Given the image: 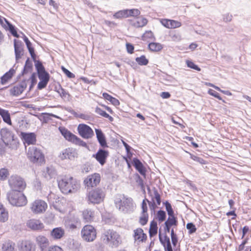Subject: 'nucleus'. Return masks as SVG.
<instances>
[{
    "label": "nucleus",
    "instance_id": "nucleus-3",
    "mask_svg": "<svg viewBox=\"0 0 251 251\" xmlns=\"http://www.w3.org/2000/svg\"><path fill=\"white\" fill-rule=\"evenodd\" d=\"M115 203L116 207L124 213L130 212L133 208L132 199L124 195L118 196L115 199Z\"/></svg>",
    "mask_w": 251,
    "mask_h": 251
},
{
    "label": "nucleus",
    "instance_id": "nucleus-46",
    "mask_svg": "<svg viewBox=\"0 0 251 251\" xmlns=\"http://www.w3.org/2000/svg\"><path fill=\"white\" fill-rule=\"evenodd\" d=\"M177 221L174 216H169L167 220L165 221V225H168L171 226H176Z\"/></svg>",
    "mask_w": 251,
    "mask_h": 251
},
{
    "label": "nucleus",
    "instance_id": "nucleus-39",
    "mask_svg": "<svg viewBox=\"0 0 251 251\" xmlns=\"http://www.w3.org/2000/svg\"><path fill=\"white\" fill-rule=\"evenodd\" d=\"M148 23V20L145 18H138L137 20L132 24L135 27H142L145 26Z\"/></svg>",
    "mask_w": 251,
    "mask_h": 251
},
{
    "label": "nucleus",
    "instance_id": "nucleus-21",
    "mask_svg": "<svg viewBox=\"0 0 251 251\" xmlns=\"http://www.w3.org/2000/svg\"><path fill=\"white\" fill-rule=\"evenodd\" d=\"M42 175L46 180H50L52 178H55L57 173L53 167H48L44 170Z\"/></svg>",
    "mask_w": 251,
    "mask_h": 251
},
{
    "label": "nucleus",
    "instance_id": "nucleus-2",
    "mask_svg": "<svg viewBox=\"0 0 251 251\" xmlns=\"http://www.w3.org/2000/svg\"><path fill=\"white\" fill-rule=\"evenodd\" d=\"M7 199L11 205L15 206H24L27 203L26 197L21 192L12 191L8 193Z\"/></svg>",
    "mask_w": 251,
    "mask_h": 251
},
{
    "label": "nucleus",
    "instance_id": "nucleus-59",
    "mask_svg": "<svg viewBox=\"0 0 251 251\" xmlns=\"http://www.w3.org/2000/svg\"><path fill=\"white\" fill-rule=\"evenodd\" d=\"M40 80V81H39L38 84V88L41 90L46 87L49 81L44 80Z\"/></svg>",
    "mask_w": 251,
    "mask_h": 251
},
{
    "label": "nucleus",
    "instance_id": "nucleus-31",
    "mask_svg": "<svg viewBox=\"0 0 251 251\" xmlns=\"http://www.w3.org/2000/svg\"><path fill=\"white\" fill-rule=\"evenodd\" d=\"M95 131L97 139L100 146L102 147H107V143L105 140V137L101 129H96Z\"/></svg>",
    "mask_w": 251,
    "mask_h": 251
},
{
    "label": "nucleus",
    "instance_id": "nucleus-61",
    "mask_svg": "<svg viewBox=\"0 0 251 251\" xmlns=\"http://www.w3.org/2000/svg\"><path fill=\"white\" fill-rule=\"evenodd\" d=\"M208 93L210 95L213 96H214L215 98H217V99H218L220 100H222V98L220 96L219 94L217 92H216V91H214V90H213L212 89H209V90Z\"/></svg>",
    "mask_w": 251,
    "mask_h": 251
},
{
    "label": "nucleus",
    "instance_id": "nucleus-35",
    "mask_svg": "<svg viewBox=\"0 0 251 251\" xmlns=\"http://www.w3.org/2000/svg\"><path fill=\"white\" fill-rule=\"evenodd\" d=\"M0 115L2 117L3 120L9 125H11L10 116L8 111L0 108Z\"/></svg>",
    "mask_w": 251,
    "mask_h": 251
},
{
    "label": "nucleus",
    "instance_id": "nucleus-37",
    "mask_svg": "<svg viewBox=\"0 0 251 251\" xmlns=\"http://www.w3.org/2000/svg\"><path fill=\"white\" fill-rule=\"evenodd\" d=\"M157 224L154 220L152 221L150 224L149 229V234L151 237L155 235L157 233Z\"/></svg>",
    "mask_w": 251,
    "mask_h": 251
},
{
    "label": "nucleus",
    "instance_id": "nucleus-63",
    "mask_svg": "<svg viewBox=\"0 0 251 251\" xmlns=\"http://www.w3.org/2000/svg\"><path fill=\"white\" fill-rule=\"evenodd\" d=\"M30 79H31V84L30 86V89L33 87V86L36 83V75L35 73L31 75Z\"/></svg>",
    "mask_w": 251,
    "mask_h": 251
},
{
    "label": "nucleus",
    "instance_id": "nucleus-45",
    "mask_svg": "<svg viewBox=\"0 0 251 251\" xmlns=\"http://www.w3.org/2000/svg\"><path fill=\"white\" fill-rule=\"evenodd\" d=\"M24 41L25 42L26 45L27 46V48L29 50V52L31 56L32 57H33L35 55L34 51V49L31 47V43L28 39L27 37L25 36L24 37Z\"/></svg>",
    "mask_w": 251,
    "mask_h": 251
},
{
    "label": "nucleus",
    "instance_id": "nucleus-36",
    "mask_svg": "<svg viewBox=\"0 0 251 251\" xmlns=\"http://www.w3.org/2000/svg\"><path fill=\"white\" fill-rule=\"evenodd\" d=\"M14 74V70H10L8 72L6 73L1 77L0 82L2 85L6 83V82L10 80Z\"/></svg>",
    "mask_w": 251,
    "mask_h": 251
},
{
    "label": "nucleus",
    "instance_id": "nucleus-16",
    "mask_svg": "<svg viewBox=\"0 0 251 251\" xmlns=\"http://www.w3.org/2000/svg\"><path fill=\"white\" fill-rule=\"evenodd\" d=\"M35 242L41 251H45L50 245V242L47 237L38 235L35 238Z\"/></svg>",
    "mask_w": 251,
    "mask_h": 251
},
{
    "label": "nucleus",
    "instance_id": "nucleus-57",
    "mask_svg": "<svg viewBox=\"0 0 251 251\" xmlns=\"http://www.w3.org/2000/svg\"><path fill=\"white\" fill-rule=\"evenodd\" d=\"M62 70L64 73V74L69 77V78H74L75 75L74 74L70 72L68 70L66 69L64 67H61Z\"/></svg>",
    "mask_w": 251,
    "mask_h": 251
},
{
    "label": "nucleus",
    "instance_id": "nucleus-56",
    "mask_svg": "<svg viewBox=\"0 0 251 251\" xmlns=\"http://www.w3.org/2000/svg\"><path fill=\"white\" fill-rule=\"evenodd\" d=\"M170 36L174 41H178L181 39V36L179 34L175 32L170 33Z\"/></svg>",
    "mask_w": 251,
    "mask_h": 251
},
{
    "label": "nucleus",
    "instance_id": "nucleus-14",
    "mask_svg": "<svg viewBox=\"0 0 251 251\" xmlns=\"http://www.w3.org/2000/svg\"><path fill=\"white\" fill-rule=\"evenodd\" d=\"M18 247L19 251H35V244L30 240H23L19 242Z\"/></svg>",
    "mask_w": 251,
    "mask_h": 251
},
{
    "label": "nucleus",
    "instance_id": "nucleus-10",
    "mask_svg": "<svg viewBox=\"0 0 251 251\" xmlns=\"http://www.w3.org/2000/svg\"><path fill=\"white\" fill-rule=\"evenodd\" d=\"M47 203L41 200H36L30 204L31 211L36 214L44 213L47 208Z\"/></svg>",
    "mask_w": 251,
    "mask_h": 251
},
{
    "label": "nucleus",
    "instance_id": "nucleus-60",
    "mask_svg": "<svg viewBox=\"0 0 251 251\" xmlns=\"http://www.w3.org/2000/svg\"><path fill=\"white\" fill-rule=\"evenodd\" d=\"M32 68V64L30 62H29L28 59H27L25 62V66L24 73H26L28 71H30Z\"/></svg>",
    "mask_w": 251,
    "mask_h": 251
},
{
    "label": "nucleus",
    "instance_id": "nucleus-43",
    "mask_svg": "<svg viewBox=\"0 0 251 251\" xmlns=\"http://www.w3.org/2000/svg\"><path fill=\"white\" fill-rule=\"evenodd\" d=\"M9 176L8 169L5 168L0 169V180H5Z\"/></svg>",
    "mask_w": 251,
    "mask_h": 251
},
{
    "label": "nucleus",
    "instance_id": "nucleus-62",
    "mask_svg": "<svg viewBox=\"0 0 251 251\" xmlns=\"http://www.w3.org/2000/svg\"><path fill=\"white\" fill-rule=\"evenodd\" d=\"M126 50H127V51L128 52V53H130V54H131L133 52V50H134V46L130 44V43H126Z\"/></svg>",
    "mask_w": 251,
    "mask_h": 251
},
{
    "label": "nucleus",
    "instance_id": "nucleus-50",
    "mask_svg": "<svg viewBox=\"0 0 251 251\" xmlns=\"http://www.w3.org/2000/svg\"><path fill=\"white\" fill-rule=\"evenodd\" d=\"M128 17L130 16L136 17L140 14V11L137 9H127Z\"/></svg>",
    "mask_w": 251,
    "mask_h": 251
},
{
    "label": "nucleus",
    "instance_id": "nucleus-25",
    "mask_svg": "<svg viewBox=\"0 0 251 251\" xmlns=\"http://www.w3.org/2000/svg\"><path fill=\"white\" fill-rule=\"evenodd\" d=\"M59 129L61 134L66 140L74 143L75 138L76 137V135L73 134L65 127H60Z\"/></svg>",
    "mask_w": 251,
    "mask_h": 251
},
{
    "label": "nucleus",
    "instance_id": "nucleus-22",
    "mask_svg": "<svg viewBox=\"0 0 251 251\" xmlns=\"http://www.w3.org/2000/svg\"><path fill=\"white\" fill-rule=\"evenodd\" d=\"M149 194L150 196L152 197V203H151V205H150L151 208L154 209L155 206L154 201H156L157 205H160L161 203V198L160 195L158 193L157 190L155 188H153L152 190V192H151L150 190Z\"/></svg>",
    "mask_w": 251,
    "mask_h": 251
},
{
    "label": "nucleus",
    "instance_id": "nucleus-52",
    "mask_svg": "<svg viewBox=\"0 0 251 251\" xmlns=\"http://www.w3.org/2000/svg\"><path fill=\"white\" fill-rule=\"evenodd\" d=\"M165 207H166V209L168 212V214L169 216H174V211L172 208V206H171V204L169 202L166 201L165 203Z\"/></svg>",
    "mask_w": 251,
    "mask_h": 251
},
{
    "label": "nucleus",
    "instance_id": "nucleus-4",
    "mask_svg": "<svg viewBox=\"0 0 251 251\" xmlns=\"http://www.w3.org/2000/svg\"><path fill=\"white\" fill-rule=\"evenodd\" d=\"M105 194L103 189L97 188L90 191L87 195L88 201L92 203H100L103 201Z\"/></svg>",
    "mask_w": 251,
    "mask_h": 251
},
{
    "label": "nucleus",
    "instance_id": "nucleus-34",
    "mask_svg": "<svg viewBox=\"0 0 251 251\" xmlns=\"http://www.w3.org/2000/svg\"><path fill=\"white\" fill-rule=\"evenodd\" d=\"M8 219V212L3 205L0 203V222H5Z\"/></svg>",
    "mask_w": 251,
    "mask_h": 251
},
{
    "label": "nucleus",
    "instance_id": "nucleus-13",
    "mask_svg": "<svg viewBox=\"0 0 251 251\" xmlns=\"http://www.w3.org/2000/svg\"><path fill=\"white\" fill-rule=\"evenodd\" d=\"M133 237L134 243L139 245L141 243L145 242L147 238V236L141 228H137L133 230Z\"/></svg>",
    "mask_w": 251,
    "mask_h": 251
},
{
    "label": "nucleus",
    "instance_id": "nucleus-51",
    "mask_svg": "<svg viewBox=\"0 0 251 251\" xmlns=\"http://www.w3.org/2000/svg\"><path fill=\"white\" fill-rule=\"evenodd\" d=\"M18 126L21 130H25L28 127V123L26 120H21L18 122Z\"/></svg>",
    "mask_w": 251,
    "mask_h": 251
},
{
    "label": "nucleus",
    "instance_id": "nucleus-27",
    "mask_svg": "<svg viewBox=\"0 0 251 251\" xmlns=\"http://www.w3.org/2000/svg\"><path fill=\"white\" fill-rule=\"evenodd\" d=\"M26 87L25 83L23 82L21 84L14 86L10 90V93L13 96H18L23 92Z\"/></svg>",
    "mask_w": 251,
    "mask_h": 251
},
{
    "label": "nucleus",
    "instance_id": "nucleus-6",
    "mask_svg": "<svg viewBox=\"0 0 251 251\" xmlns=\"http://www.w3.org/2000/svg\"><path fill=\"white\" fill-rule=\"evenodd\" d=\"M27 156L33 163H41L44 160V155L41 150L35 146H31L28 148Z\"/></svg>",
    "mask_w": 251,
    "mask_h": 251
},
{
    "label": "nucleus",
    "instance_id": "nucleus-47",
    "mask_svg": "<svg viewBox=\"0 0 251 251\" xmlns=\"http://www.w3.org/2000/svg\"><path fill=\"white\" fill-rule=\"evenodd\" d=\"M135 60L139 65L141 66L147 65L149 63V60L144 55H142L139 57H136Z\"/></svg>",
    "mask_w": 251,
    "mask_h": 251
},
{
    "label": "nucleus",
    "instance_id": "nucleus-20",
    "mask_svg": "<svg viewBox=\"0 0 251 251\" xmlns=\"http://www.w3.org/2000/svg\"><path fill=\"white\" fill-rule=\"evenodd\" d=\"M22 138L25 144H34L36 142V135L34 133H25L22 132L21 133Z\"/></svg>",
    "mask_w": 251,
    "mask_h": 251
},
{
    "label": "nucleus",
    "instance_id": "nucleus-19",
    "mask_svg": "<svg viewBox=\"0 0 251 251\" xmlns=\"http://www.w3.org/2000/svg\"><path fill=\"white\" fill-rule=\"evenodd\" d=\"M160 22L163 26L169 29L178 28L181 26L180 22L173 20L164 19H162Z\"/></svg>",
    "mask_w": 251,
    "mask_h": 251
},
{
    "label": "nucleus",
    "instance_id": "nucleus-53",
    "mask_svg": "<svg viewBox=\"0 0 251 251\" xmlns=\"http://www.w3.org/2000/svg\"><path fill=\"white\" fill-rule=\"evenodd\" d=\"M186 64L189 68L193 69L198 71H201V68H199L197 65H195L192 61L190 60H186Z\"/></svg>",
    "mask_w": 251,
    "mask_h": 251
},
{
    "label": "nucleus",
    "instance_id": "nucleus-30",
    "mask_svg": "<svg viewBox=\"0 0 251 251\" xmlns=\"http://www.w3.org/2000/svg\"><path fill=\"white\" fill-rule=\"evenodd\" d=\"M1 251H17L15 243L10 240L5 241L2 245Z\"/></svg>",
    "mask_w": 251,
    "mask_h": 251
},
{
    "label": "nucleus",
    "instance_id": "nucleus-41",
    "mask_svg": "<svg viewBox=\"0 0 251 251\" xmlns=\"http://www.w3.org/2000/svg\"><path fill=\"white\" fill-rule=\"evenodd\" d=\"M95 112L104 118H108L111 122L113 121V118L111 116L109 115V114L106 113L105 111L99 107H97L96 108Z\"/></svg>",
    "mask_w": 251,
    "mask_h": 251
},
{
    "label": "nucleus",
    "instance_id": "nucleus-9",
    "mask_svg": "<svg viewBox=\"0 0 251 251\" xmlns=\"http://www.w3.org/2000/svg\"><path fill=\"white\" fill-rule=\"evenodd\" d=\"M96 230L91 225L85 226L81 230L82 238L88 242L93 241L96 237Z\"/></svg>",
    "mask_w": 251,
    "mask_h": 251
},
{
    "label": "nucleus",
    "instance_id": "nucleus-7",
    "mask_svg": "<svg viewBox=\"0 0 251 251\" xmlns=\"http://www.w3.org/2000/svg\"><path fill=\"white\" fill-rule=\"evenodd\" d=\"M1 139L6 146L13 148V145L16 144L17 141L14 138L13 133L7 128H3L0 131Z\"/></svg>",
    "mask_w": 251,
    "mask_h": 251
},
{
    "label": "nucleus",
    "instance_id": "nucleus-64",
    "mask_svg": "<svg viewBox=\"0 0 251 251\" xmlns=\"http://www.w3.org/2000/svg\"><path fill=\"white\" fill-rule=\"evenodd\" d=\"M48 251H63V250L59 247L54 246L50 247Z\"/></svg>",
    "mask_w": 251,
    "mask_h": 251
},
{
    "label": "nucleus",
    "instance_id": "nucleus-54",
    "mask_svg": "<svg viewBox=\"0 0 251 251\" xmlns=\"http://www.w3.org/2000/svg\"><path fill=\"white\" fill-rule=\"evenodd\" d=\"M186 228L189 230V234L194 233L197 229L195 226L192 223H188L186 225Z\"/></svg>",
    "mask_w": 251,
    "mask_h": 251
},
{
    "label": "nucleus",
    "instance_id": "nucleus-42",
    "mask_svg": "<svg viewBox=\"0 0 251 251\" xmlns=\"http://www.w3.org/2000/svg\"><path fill=\"white\" fill-rule=\"evenodd\" d=\"M116 19L126 18L128 17L127 9L120 10L113 15Z\"/></svg>",
    "mask_w": 251,
    "mask_h": 251
},
{
    "label": "nucleus",
    "instance_id": "nucleus-40",
    "mask_svg": "<svg viewBox=\"0 0 251 251\" xmlns=\"http://www.w3.org/2000/svg\"><path fill=\"white\" fill-rule=\"evenodd\" d=\"M149 48L152 51H159L162 49L163 47L160 43L152 42L149 44Z\"/></svg>",
    "mask_w": 251,
    "mask_h": 251
},
{
    "label": "nucleus",
    "instance_id": "nucleus-49",
    "mask_svg": "<svg viewBox=\"0 0 251 251\" xmlns=\"http://www.w3.org/2000/svg\"><path fill=\"white\" fill-rule=\"evenodd\" d=\"M156 216L159 223L164 221L166 219V214L164 211L159 210L157 213Z\"/></svg>",
    "mask_w": 251,
    "mask_h": 251
},
{
    "label": "nucleus",
    "instance_id": "nucleus-8",
    "mask_svg": "<svg viewBox=\"0 0 251 251\" xmlns=\"http://www.w3.org/2000/svg\"><path fill=\"white\" fill-rule=\"evenodd\" d=\"M101 239L104 243L116 245L119 242V235L113 230L105 231L101 235Z\"/></svg>",
    "mask_w": 251,
    "mask_h": 251
},
{
    "label": "nucleus",
    "instance_id": "nucleus-55",
    "mask_svg": "<svg viewBox=\"0 0 251 251\" xmlns=\"http://www.w3.org/2000/svg\"><path fill=\"white\" fill-rule=\"evenodd\" d=\"M73 143L82 147H87V144L77 136L75 138Z\"/></svg>",
    "mask_w": 251,
    "mask_h": 251
},
{
    "label": "nucleus",
    "instance_id": "nucleus-12",
    "mask_svg": "<svg viewBox=\"0 0 251 251\" xmlns=\"http://www.w3.org/2000/svg\"><path fill=\"white\" fill-rule=\"evenodd\" d=\"M77 130L79 135L84 139H88L94 135L92 129L85 124H79L77 127Z\"/></svg>",
    "mask_w": 251,
    "mask_h": 251
},
{
    "label": "nucleus",
    "instance_id": "nucleus-5",
    "mask_svg": "<svg viewBox=\"0 0 251 251\" xmlns=\"http://www.w3.org/2000/svg\"><path fill=\"white\" fill-rule=\"evenodd\" d=\"M8 182L13 191L22 192L26 187V183L24 179L18 176H11Z\"/></svg>",
    "mask_w": 251,
    "mask_h": 251
},
{
    "label": "nucleus",
    "instance_id": "nucleus-26",
    "mask_svg": "<svg viewBox=\"0 0 251 251\" xmlns=\"http://www.w3.org/2000/svg\"><path fill=\"white\" fill-rule=\"evenodd\" d=\"M66 226L71 229H74L80 226V222L79 218L74 216L66 222Z\"/></svg>",
    "mask_w": 251,
    "mask_h": 251
},
{
    "label": "nucleus",
    "instance_id": "nucleus-23",
    "mask_svg": "<svg viewBox=\"0 0 251 251\" xmlns=\"http://www.w3.org/2000/svg\"><path fill=\"white\" fill-rule=\"evenodd\" d=\"M14 46L16 60L21 58L23 55L22 43L21 41L14 39Z\"/></svg>",
    "mask_w": 251,
    "mask_h": 251
},
{
    "label": "nucleus",
    "instance_id": "nucleus-44",
    "mask_svg": "<svg viewBox=\"0 0 251 251\" xmlns=\"http://www.w3.org/2000/svg\"><path fill=\"white\" fill-rule=\"evenodd\" d=\"M56 92L62 98L69 99L70 97L69 94L65 89L62 88L60 85L59 86V88L56 90Z\"/></svg>",
    "mask_w": 251,
    "mask_h": 251
},
{
    "label": "nucleus",
    "instance_id": "nucleus-32",
    "mask_svg": "<svg viewBox=\"0 0 251 251\" xmlns=\"http://www.w3.org/2000/svg\"><path fill=\"white\" fill-rule=\"evenodd\" d=\"M159 239L161 243L163 245L165 251H167V250L172 249V247L171 246V244L170 242V238L167 235H165L164 239H163L160 232H159Z\"/></svg>",
    "mask_w": 251,
    "mask_h": 251
},
{
    "label": "nucleus",
    "instance_id": "nucleus-18",
    "mask_svg": "<svg viewBox=\"0 0 251 251\" xmlns=\"http://www.w3.org/2000/svg\"><path fill=\"white\" fill-rule=\"evenodd\" d=\"M109 154L108 151L100 149L96 154H93V156L100 163V165H103L105 163L106 158Z\"/></svg>",
    "mask_w": 251,
    "mask_h": 251
},
{
    "label": "nucleus",
    "instance_id": "nucleus-15",
    "mask_svg": "<svg viewBox=\"0 0 251 251\" xmlns=\"http://www.w3.org/2000/svg\"><path fill=\"white\" fill-rule=\"evenodd\" d=\"M35 66L37 71L39 79L49 81V74L45 71L44 67L41 62L37 61L35 63Z\"/></svg>",
    "mask_w": 251,
    "mask_h": 251
},
{
    "label": "nucleus",
    "instance_id": "nucleus-48",
    "mask_svg": "<svg viewBox=\"0 0 251 251\" xmlns=\"http://www.w3.org/2000/svg\"><path fill=\"white\" fill-rule=\"evenodd\" d=\"M148 214L147 212H143L139 219V223L142 226H145L148 221Z\"/></svg>",
    "mask_w": 251,
    "mask_h": 251
},
{
    "label": "nucleus",
    "instance_id": "nucleus-17",
    "mask_svg": "<svg viewBox=\"0 0 251 251\" xmlns=\"http://www.w3.org/2000/svg\"><path fill=\"white\" fill-rule=\"evenodd\" d=\"M26 226L32 230H41L44 227V225L39 220L32 219L26 222Z\"/></svg>",
    "mask_w": 251,
    "mask_h": 251
},
{
    "label": "nucleus",
    "instance_id": "nucleus-38",
    "mask_svg": "<svg viewBox=\"0 0 251 251\" xmlns=\"http://www.w3.org/2000/svg\"><path fill=\"white\" fill-rule=\"evenodd\" d=\"M5 22L6 27L5 28L8 29L14 37L17 38L19 37V35L17 32L15 26L10 24L6 19H5Z\"/></svg>",
    "mask_w": 251,
    "mask_h": 251
},
{
    "label": "nucleus",
    "instance_id": "nucleus-58",
    "mask_svg": "<svg viewBox=\"0 0 251 251\" xmlns=\"http://www.w3.org/2000/svg\"><path fill=\"white\" fill-rule=\"evenodd\" d=\"M146 201H147L148 202L150 206L151 205V202H150L149 200H148L147 199L144 200L142 203V209L143 212H147L148 208H147V203L146 202Z\"/></svg>",
    "mask_w": 251,
    "mask_h": 251
},
{
    "label": "nucleus",
    "instance_id": "nucleus-29",
    "mask_svg": "<svg viewBox=\"0 0 251 251\" xmlns=\"http://www.w3.org/2000/svg\"><path fill=\"white\" fill-rule=\"evenodd\" d=\"M59 157L61 160L67 159L71 160L75 157V152L73 151L72 149L68 148L62 151Z\"/></svg>",
    "mask_w": 251,
    "mask_h": 251
},
{
    "label": "nucleus",
    "instance_id": "nucleus-33",
    "mask_svg": "<svg viewBox=\"0 0 251 251\" xmlns=\"http://www.w3.org/2000/svg\"><path fill=\"white\" fill-rule=\"evenodd\" d=\"M65 233L64 230L61 227L53 228L51 232V236L54 239H60Z\"/></svg>",
    "mask_w": 251,
    "mask_h": 251
},
{
    "label": "nucleus",
    "instance_id": "nucleus-24",
    "mask_svg": "<svg viewBox=\"0 0 251 251\" xmlns=\"http://www.w3.org/2000/svg\"><path fill=\"white\" fill-rule=\"evenodd\" d=\"M132 164L141 175L145 176L146 172V168L138 159L134 158L132 160Z\"/></svg>",
    "mask_w": 251,
    "mask_h": 251
},
{
    "label": "nucleus",
    "instance_id": "nucleus-1",
    "mask_svg": "<svg viewBox=\"0 0 251 251\" xmlns=\"http://www.w3.org/2000/svg\"><path fill=\"white\" fill-rule=\"evenodd\" d=\"M58 187L64 194L74 193L80 187L79 181L71 176H64L58 181Z\"/></svg>",
    "mask_w": 251,
    "mask_h": 251
},
{
    "label": "nucleus",
    "instance_id": "nucleus-28",
    "mask_svg": "<svg viewBox=\"0 0 251 251\" xmlns=\"http://www.w3.org/2000/svg\"><path fill=\"white\" fill-rule=\"evenodd\" d=\"M83 220L85 222H91L94 220L95 213L93 211L89 209H86L82 211Z\"/></svg>",
    "mask_w": 251,
    "mask_h": 251
},
{
    "label": "nucleus",
    "instance_id": "nucleus-11",
    "mask_svg": "<svg viewBox=\"0 0 251 251\" xmlns=\"http://www.w3.org/2000/svg\"><path fill=\"white\" fill-rule=\"evenodd\" d=\"M100 181V176L98 173H94L89 175L84 180L85 187L91 188L96 186Z\"/></svg>",
    "mask_w": 251,
    "mask_h": 251
}]
</instances>
